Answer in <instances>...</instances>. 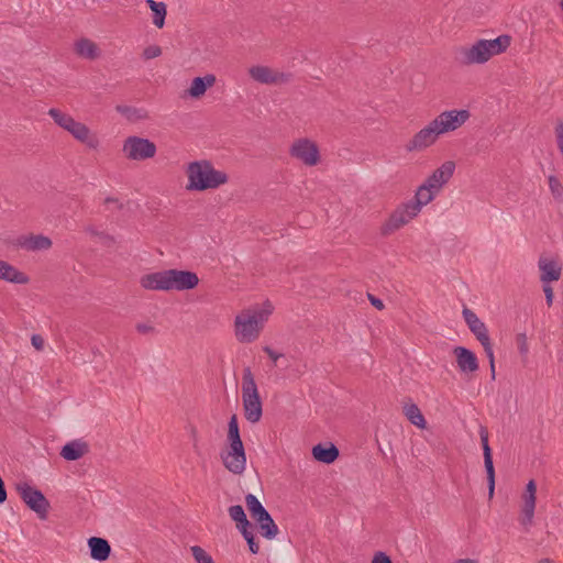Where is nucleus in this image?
Listing matches in <instances>:
<instances>
[{
    "label": "nucleus",
    "mask_w": 563,
    "mask_h": 563,
    "mask_svg": "<svg viewBox=\"0 0 563 563\" xmlns=\"http://www.w3.org/2000/svg\"><path fill=\"white\" fill-rule=\"evenodd\" d=\"M191 554L197 563H213L212 556L206 552L199 545H192L190 548Z\"/></svg>",
    "instance_id": "obj_34"
},
{
    "label": "nucleus",
    "mask_w": 563,
    "mask_h": 563,
    "mask_svg": "<svg viewBox=\"0 0 563 563\" xmlns=\"http://www.w3.org/2000/svg\"><path fill=\"white\" fill-rule=\"evenodd\" d=\"M541 272L540 280L542 283H551L558 280L561 276V266L553 260L541 257L538 263Z\"/></svg>",
    "instance_id": "obj_21"
},
{
    "label": "nucleus",
    "mask_w": 563,
    "mask_h": 563,
    "mask_svg": "<svg viewBox=\"0 0 563 563\" xmlns=\"http://www.w3.org/2000/svg\"><path fill=\"white\" fill-rule=\"evenodd\" d=\"M453 563H479V562L474 559H459V560L454 561Z\"/></svg>",
    "instance_id": "obj_52"
},
{
    "label": "nucleus",
    "mask_w": 563,
    "mask_h": 563,
    "mask_svg": "<svg viewBox=\"0 0 563 563\" xmlns=\"http://www.w3.org/2000/svg\"><path fill=\"white\" fill-rule=\"evenodd\" d=\"M242 401L245 419L251 423L258 422L263 415V406L257 385L250 367L243 369Z\"/></svg>",
    "instance_id": "obj_5"
},
{
    "label": "nucleus",
    "mask_w": 563,
    "mask_h": 563,
    "mask_svg": "<svg viewBox=\"0 0 563 563\" xmlns=\"http://www.w3.org/2000/svg\"><path fill=\"white\" fill-rule=\"evenodd\" d=\"M75 53L82 58L95 60L100 56L98 45L89 38L82 37L75 43Z\"/></svg>",
    "instance_id": "obj_27"
},
{
    "label": "nucleus",
    "mask_w": 563,
    "mask_h": 563,
    "mask_svg": "<svg viewBox=\"0 0 563 563\" xmlns=\"http://www.w3.org/2000/svg\"><path fill=\"white\" fill-rule=\"evenodd\" d=\"M511 44V36L499 35L494 40H478L471 47H463L460 52L461 63L465 65L484 64L493 56L504 53Z\"/></svg>",
    "instance_id": "obj_3"
},
{
    "label": "nucleus",
    "mask_w": 563,
    "mask_h": 563,
    "mask_svg": "<svg viewBox=\"0 0 563 563\" xmlns=\"http://www.w3.org/2000/svg\"><path fill=\"white\" fill-rule=\"evenodd\" d=\"M560 7H561V9L563 11V0L560 1Z\"/></svg>",
    "instance_id": "obj_55"
},
{
    "label": "nucleus",
    "mask_w": 563,
    "mask_h": 563,
    "mask_svg": "<svg viewBox=\"0 0 563 563\" xmlns=\"http://www.w3.org/2000/svg\"><path fill=\"white\" fill-rule=\"evenodd\" d=\"M543 292L545 295V301L548 307H551L553 303L554 292L553 288L549 285V283H543Z\"/></svg>",
    "instance_id": "obj_41"
},
{
    "label": "nucleus",
    "mask_w": 563,
    "mask_h": 563,
    "mask_svg": "<svg viewBox=\"0 0 563 563\" xmlns=\"http://www.w3.org/2000/svg\"><path fill=\"white\" fill-rule=\"evenodd\" d=\"M539 563H555V562L552 559L545 558V559H541L539 561Z\"/></svg>",
    "instance_id": "obj_54"
},
{
    "label": "nucleus",
    "mask_w": 563,
    "mask_h": 563,
    "mask_svg": "<svg viewBox=\"0 0 563 563\" xmlns=\"http://www.w3.org/2000/svg\"><path fill=\"white\" fill-rule=\"evenodd\" d=\"M68 132L76 140L85 143L89 148H97L99 145V140L92 135L89 128L81 122L76 121Z\"/></svg>",
    "instance_id": "obj_22"
},
{
    "label": "nucleus",
    "mask_w": 563,
    "mask_h": 563,
    "mask_svg": "<svg viewBox=\"0 0 563 563\" xmlns=\"http://www.w3.org/2000/svg\"><path fill=\"white\" fill-rule=\"evenodd\" d=\"M216 80L217 78L212 74H208L203 77H196L192 79L187 92L191 98L198 99L206 93L208 88L216 84Z\"/></svg>",
    "instance_id": "obj_24"
},
{
    "label": "nucleus",
    "mask_w": 563,
    "mask_h": 563,
    "mask_svg": "<svg viewBox=\"0 0 563 563\" xmlns=\"http://www.w3.org/2000/svg\"><path fill=\"white\" fill-rule=\"evenodd\" d=\"M484 351H485V354L489 361V365H493L495 364V356H494V350H493V344L490 342V339L486 340V341H483L481 342Z\"/></svg>",
    "instance_id": "obj_39"
},
{
    "label": "nucleus",
    "mask_w": 563,
    "mask_h": 563,
    "mask_svg": "<svg viewBox=\"0 0 563 563\" xmlns=\"http://www.w3.org/2000/svg\"><path fill=\"white\" fill-rule=\"evenodd\" d=\"M245 504L251 517L257 522L261 534L268 540L274 539L278 533V527L257 497L253 494H247L245 496Z\"/></svg>",
    "instance_id": "obj_7"
},
{
    "label": "nucleus",
    "mask_w": 563,
    "mask_h": 563,
    "mask_svg": "<svg viewBox=\"0 0 563 563\" xmlns=\"http://www.w3.org/2000/svg\"><path fill=\"white\" fill-rule=\"evenodd\" d=\"M558 147L560 148L563 155V123L560 122L555 128Z\"/></svg>",
    "instance_id": "obj_43"
},
{
    "label": "nucleus",
    "mask_w": 563,
    "mask_h": 563,
    "mask_svg": "<svg viewBox=\"0 0 563 563\" xmlns=\"http://www.w3.org/2000/svg\"><path fill=\"white\" fill-rule=\"evenodd\" d=\"M549 187L554 199L563 201V186L556 176H549Z\"/></svg>",
    "instance_id": "obj_33"
},
{
    "label": "nucleus",
    "mask_w": 563,
    "mask_h": 563,
    "mask_svg": "<svg viewBox=\"0 0 563 563\" xmlns=\"http://www.w3.org/2000/svg\"><path fill=\"white\" fill-rule=\"evenodd\" d=\"M289 154L301 161L307 166H314L320 161V153L317 144L308 139L295 141L289 150Z\"/></svg>",
    "instance_id": "obj_12"
},
{
    "label": "nucleus",
    "mask_w": 563,
    "mask_h": 563,
    "mask_svg": "<svg viewBox=\"0 0 563 563\" xmlns=\"http://www.w3.org/2000/svg\"><path fill=\"white\" fill-rule=\"evenodd\" d=\"M236 528L239 529V531L241 532V534H244L246 532H250L252 529V525L251 522L247 520L246 517H244L243 519H241V521H236Z\"/></svg>",
    "instance_id": "obj_42"
},
{
    "label": "nucleus",
    "mask_w": 563,
    "mask_h": 563,
    "mask_svg": "<svg viewBox=\"0 0 563 563\" xmlns=\"http://www.w3.org/2000/svg\"><path fill=\"white\" fill-rule=\"evenodd\" d=\"M15 490L24 504L34 511L40 519L45 520L47 518L51 504L40 489L31 486L26 482H20L15 485Z\"/></svg>",
    "instance_id": "obj_8"
},
{
    "label": "nucleus",
    "mask_w": 563,
    "mask_h": 563,
    "mask_svg": "<svg viewBox=\"0 0 563 563\" xmlns=\"http://www.w3.org/2000/svg\"><path fill=\"white\" fill-rule=\"evenodd\" d=\"M115 110L125 115L128 119H132L135 113L137 112V110L133 107H129V106H117L115 107Z\"/></svg>",
    "instance_id": "obj_40"
},
{
    "label": "nucleus",
    "mask_w": 563,
    "mask_h": 563,
    "mask_svg": "<svg viewBox=\"0 0 563 563\" xmlns=\"http://www.w3.org/2000/svg\"><path fill=\"white\" fill-rule=\"evenodd\" d=\"M516 342H517V346H518V350H519L520 354L522 356H526L528 354V351H529V349H528V339H527L526 333L517 334Z\"/></svg>",
    "instance_id": "obj_38"
},
{
    "label": "nucleus",
    "mask_w": 563,
    "mask_h": 563,
    "mask_svg": "<svg viewBox=\"0 0 563 563\" xmlns=\"http://www.w3.org/2000/svg\"><path fill=\"white\" fill-rule=\"evenodd\" d=\"M104 205L110 206L113 205L114 209L122 210L124 205L121 202L118 198L114 197H107L104 199Z\"/></svg>",
    "instance_id": "obj_48"
},
{
    "label": "nucleus",
    "mask_w": 563,
    "mask_h": 563,
    "mask_svg": "<svg viewBox=\"0 0 563 563\" xmlns=\"http://www.w3.org/2000/svg\"><path fill=\"white\" fill-rule=\"evenodd\" d=\"M537 501V483L534 479H530L526 486V490L522 495V506L519 517V522L528 531L533 525L534 510Z\"/></svg>",
    "instance_id": "obj_13"
},
{
    "label": "nucleus",
    "mask_w": 563,
    "mask_h": 563,
    "mask_svg": "<svg viewBox=\"0 0 563 563\" xmlns=\"http://www.w3.org/2000/svg\"><path fill=\"white\" fill-rule=\"evenodd\" d=\"M470 115V111L465 109L444 111L432 120L433 126L437 128L440 134L454 131L463 125Z\"/></svg>",
    "instance_id": "obj_11"
},
{
    "label": "nucleus",
    "mask_w": 563,
    "mask_h": 563,
    "mask_svg": "<svg viewBox=\"0 0 563 563\" xmlns=\"http://www.w3.org/2000/svg\"><path fill=\"white\" fill-rule=\"evenodd\" d=\"M228 511L231 519L235 522L241 521V519L246 517L245 511L241 505L230 506Z\"/></svg>",
    "instance_id": "obj_35"
},
{
    "label": "nucleus",
    "mask_w": 563,
    "mask_h": 563,
    "mask_svg": "<svg viewBox=\"0 0 563 563\" xmlns=\"http://www.w3.org/2000/svg\"><path fill=\"white\" fill-rule=\"evenodd\" d=\"M88 545L90 549V555L96 561H106L111 553V547L103 538L91 537L88 540Z\"/></svg>",
    "instance_id": "obj_25"
},
{
    "label": "nucleus",
    "mask_w": 563,
    "mask_h": 563,
    "mask_svg": "<svg viewBox=\"0 0 563 563\" xmlns=\"http://www.w3.org/2000/svg\"><path fill=\"white\" fill-rule=\"evenodd\" d=\"M263 351L268 355V357L276 364V362L283 357L282 353L275 352L271 346L266 345L263 347Z\"/></svg>",
    "instance_id": "obj_46"
},
{
    "label": "nucleus",
    "mask_w": 563,
    "mask_h": 563,
    "mask_svg": "<svg viewBox=\"0 0 563 563\" xmlns=\"http://www.w3.org/2000/svg\"><path fill=\"white\" fill-rule=\"evenodd\" d=\"M492 379H495V364L489 365Z\"/></svg>",
    "instance_id": "obj_53"
},
{
    "label": "nucleus",
    "mask_w": 563,
    "mask_h": 563,
    "mask_svg": "<svg viewBox=\"0 0 563 563\" xmlns=\"http://www.w3.org/2000/svg\"><path fill=\"white\" fill-rule=\"evenodd\" d=\"M136 329L140 333H147L154 330L153 327L143 323L137 324Z\"/></svg>",
    "instance_id": "obj_50"
},
{
    "label": "nucleus",
    "mask_w": 563,
    "mask_h": 563,
    "mask_svg": "<svg viewBox=\"0 0 563 563\" xmlns=\"http://www.w3.org/2000/svg\"><path fill=\"white\" fill-rule=\"evenodd\" d=\"M368 300L371 301V303L377 308L378 310H382L384 309V302L383 300H380L379 298H376L375 296H373L372 294H368Z\"/></svg>",
    "instance_id": "obj_49"
},
{
    "label": "nucleus",
    "mask_w": 563,
    "mask_h": 563,
    "mask_svg": "<svg viewBox=\"0 0 563 563\" xmlns=\"http://www.w3.org/2000/svg\"><path fill=\"white\" fill-rule=\"evenodd\" d=\"M89 452V445L81 440H73L66 443L60 451V456L66 461H77Z\"/></svg>",
    "instance_id": "obj_20"
},
{
    "label": "nucleus",
    "mask_w": 563,
    "mask_h": 563,
    "mask_svg": "<svg viewBox=\"0 0 563 563\" xmlns=\"http://www.w3.org/2000/svg\"><path fill=\"white\" fill-rule=\"evenodd\" d=\"M453 354L456 357V364L462 373H474L478 369V361L475 353L464 346H455Z\"/></svg>",
    "instance_id": "obj_18"
},
{
    "label": "nucleus",
    "mask_w": 563,
    "mask_h": 563,
    "mask_svg": "<svg viewBox=\"0 0 563 563\" xmlns=\"http://www.w3.org/2000/svg\"><path fill=\"white\" fill-rule=\"evenodd\" d=\"M186 174L188 177L187 190L205 191L214 189L229 180L224 172L214 169L211 162L207 159L189 163Z\"/></svg>",
    "instance_id": "obj_2"
},
{
    "label": "nucleus",
    "mask_w": 563,
    "mask_h": 563,
    "mask_svg": "<svg viewBox=\"0 0 563 563\" xmlns=\"http://www.w3.org/2000/svg\"><path fill=\"white\" fill-rule=\"evenodd\" d=\"M141 286L150 290H190L198 286L199 278L196 273L176 268L151 273L142 276Z\"/></svg>",
    "instance_id": "obj_1"
},
{
    "label": "nucleus",
    "mask_w": 563,
    "mask_h": 563,
    "mask_svg": "<svg viewBox=\"0 0 563 563\" xmlns=\"http://www.w3.org/2000/svg\"><path fill=\"white\" fill-rule=\"evenodd\" d=\"M86 231L88 233H90L92 236H97L100 239V233H103L102 231H97L96 229H93L92 227H89L86 229Z\"/></svg>",
    "instance_id": "obj_51"
},
{
    "label": "nucleus",
    "mask_w": 563,
    "mask_h": 563,
    "mask_svg": "<svg viewBox=\"0 0 563 563\" xmlns=\"http://www.w3.org/2000/svg\"><path fill=\"white\" fill-rule=\"evenodd\" d=\"M0 279L14 284H27L29 277L5 261L0 260Z\"/></svg>",
    "instance_id": "obj_26"
},
{
    "label": "nucleus",
    "mask_w": 563,
    "mask_h": 563,
    "mask_svg": "<svg viewBox=\"0 0 563 563\" xmlns=\"http://www.w3.org/2000/svg\"><path fill=\"white\" fill-rule=\"evenodd\" d=\"M31 343L37 351H42L44 349V339L41 334H33Z\"/></svg>",
    "instance_id": "obj_45"
},
{
    "label": "nucleus",
    "mask_w": 563,
    "mask_h": 563,
    "mask_svg": "<svg viewBox=\"0 0 563 563\" xmlns=\"http://www.w3.org/2000/svg\"><path fill=\"white\" fill-rule=\"evenodd\" d=\"M21 246L27 251L48 250L52 246V241L49 238L42 234L30 235L24 239Z\"/></svg>",
    "instance_id": "obj_28"
},
{
    "label": "nucleus",
    "mask_w": 563,
    "mask_h": 563,
    "mask_svg": "<svg viewBox=\"0 0 563 563\" xmlns=\"http://www.w3.org/2000/svg\"><path fill=\"white\" fill-rule=\"evenodd\" d=\"M435 194L437 192L432 188L428 187L423 183L421 186L418 187L415 197L409 201L417 206L419 208V211H421V208L423 206L428 205L434 199Z\"/></svg>",
    "instance_id": "obj_29"
},
{
    "label": "nucleus",
    "mask_w": 563,
    "mask_h": 563,
    "mask_svg": "<svg viewBox=\"0 0 563 563\" xmlns=\"http://www.w3.org/2000/svg\"><path fill=\"white\" fill-rule=\"evenodd\" d=\"M462 314L471 332L475 335L479 343L490 339L488 335L487 327L483 321L478 319L473 310L464 307Z\"/></svg>",
    "instance_id": "obj_19"
},
{
    "label": "nucleus",
    "mask_w": 563,
    "mask_h": 563,
    "mask_svg": "<svg viewBox=\"0 0 563 563\" xmlns=\"http://www.w3.org/2000/svg\"><path fill=\"white\" fill-rule=\"evenodd\" d=\"M419 208L410 201L399 205L391 212L389 218L382 224L380 234L383 236L390 235L395 231L409 223L419 214Z\"/></svg>",
    "instance_id": "obj_9"
},
{
    "label": "nucleus",
    "mask_w": 563,
    "mask_h": 563,
    "mask_svg": "<svg viewBox=\"0 0 563 563\" xmlns=\"http://www.w3.org/2000/svg\"><path fill=\"white\" fill-rule=\"evenodd\" d=\"M439 135L440 133H438L437 128L433 126V121H431L426 128L417 132L413 137L406 144V151H422L432 145Z\"/></svg>",
    "instance_id": "obj_16"
},
{
    "label": "nucleus",
    "mask_w": 563,
    "mask_h": 563,
    "mask_svg": "<svg viewBox=\"0 0 563 563\" xmlns=\"http://www.w3.org/2000/svg\"><path fill=\"white\" fill-rule=\"evenodd\" d=\"M404 413L407 417V419L415 424L416 427L420 429L426 428V419L419 409V407L416 404H408L404 407Z\"/></svg>",
    "instance_id": "obj_31"
},
{
    "label": "nucleus",
    "mask_w": 563,
    "mask_h": 563,
    "mask_svg": "<svg viewBox=\"0 0 563 563\" xmlns=\"http://www.w3.org/2000/svg\"><path fill=\"white\" fill-rule=\"evenodd\" d=\"M100 240H101V243L107 246V247H111L112 245L115 244V238L113 235H110L106 232L103 233H100Z\"/></svg>",
    "instance_id": "obj_44"
},
{
    "label": "nucleus",
    "mask_w": 563,
    "mask_h": 563,
    "mask_svg": "<svg viewBox=\"0 0 563 563\" xmlns=\"http://www.w3.org/2000/svg\"><path fill=\"white\" fill-rule=\"evenodd\" d=\"M455 170V163L453 161L444 162L437 168L424 181V184L439 192L441 188L451 179Z\"/></svg>",
    "instance_id": "obj_17"
},
{
    "label": "nucleus",
    "mask_w": 563,
    "mask_h": 563,
    "mask_svg": "<svg viewBox=\"0 0 563 563\" xmlns=\"http://www.w3.org/2000/svg\"><path fill=\"white\" fill-rule=\"evenodd\" d=\"M48 114L51 115V118L54 120V122L56 124H58L60 128L65 129L66 131H69V129L76 122V120L73 117H70L69 114H66L55 108L49 109Z\"/></svg>",
    "instance_id": "obj_32"
},
{
    "label": "nucleus",
    "mask_w": 563,
    "mask_h": 563,
    "mask_svg": "<svg viewBox=\"0 0 563 563\" xmlns=\"http://www.w3.org/2000/svg\"><path fill=\"white\" fill-rule=\"evenodd\" d=\"M479 438L484 454V466L487 475L488 498L492 499L495 493V467L493 462V452L488 443V431L486 427L481 426Z\"/></svg>",
    "instance_id": "obj_14"
},
{
    "label": "nucleus",
    "mask_w": 563,
    "mask_h": 563,
    "mask_svg": "<svg viewBox=\"0 0 563 563\" xmlns=\"http://www.w3.org/2000/svg\"><path fill=\"white\" fill-rule=\"evenodd\" d=\"M312 456L318 462L331 464L339 457V449L333 443H319L312 448Z\"/></svg>",
    "instance_id": "obj_23"
},
{
    "label": "nucleus",
    "mask_w": 563,
    "mask_h": 563,
    "mask_svg": "<svg viewBox=\"0 0 563 563\" xmlns=\"http://www.w3.org/2000/svg\"><path fill=\"white\" fill-rule=\"evenodd\" d=\"M162 55V48L158 45H150L144 48L143 51V58L144 59H152L156 58Z\"/></svg>",
    "instance_id": "obj_37"
},
{
    "label": "nucleus",
    "mask_w": 563,
    "mask_h": 563,
    "mask_svg": "<svg viewBox=\"0 0 563 563\" xmlns=\"http://www.w3.org/2000/svg\"><path fill=\"white\" fill-rule=\"evenodd\" d=\"M250 77L264 85H277L285 84L289 81L290 75L276 71L267 66H252L249 69Z\"/></svg>",
    "instance_id": "obj_15"
},
{
    "label": "nucleus",
    "mask_w": 563,
    "mask_h": 563,
    "mask_svg": "<svg viewBox=\"0 0 563 563\" xmlns=\"http://www.w3.org/2000/svg\"><path fill=\"white\" fill-rule=\"evenodd\" d=\"M146 4L153 12V23L156 27L162 29L165 24L167 14L166 4L155 0H146Z\"/></svg>",
    "instance_id": "obj_30"
},
{
    "label": "nucleus",
    "mask_w": 563,
    "mask_h": 563,
    "mask_svg": "<svg viewBox=\"0 0 563 563\" xmlns=\"http://www.w3.org/2000/svg\"><path fill=\"white\" fill-rule=\"evenodd\" d=\"M228 449L221 453L223 465L229 472L241 475L245 470L246 455L236 415H232L228 423Z\"/></svg>",
    "instance_id": "obj_4"
},
{
    "label": "nucleus",
    "mask_w": 563,
    "mask_h": 563,
    "mask_svg": "<svg viewBox=\"0 0 563 563\" xmlns=\"http://www.w3.org/2000/svg\"><path fill=\"white\" fill-rule=\"evenodd\" d=\"M242 536L245 539L251 553L257 554L258 551H260V545H258V543L255 540V536L253 533V530H251L250 532H246V533H244Z\"/></svg>",
    "instance_id": "obj_36"
},
{
    "label": "nucleus",
    "mask_w": 563,
    "mask_h": 563,
    "mask_svg": "<svg viewBox=\"0 0 563 563\" xmlns=\"http://www.w3.org/2000/svg\"><path fill=\"white\" fill-rule=\"evenodd\" d=\"M372 563H393L390 558L384 552L375 553Z\"/></svg>",
    "instance_id": "obj_47"
},
{
    "label": "nucleus",
    "mask_w": 563,
    "mask_h": 563,
    "mask_svg": "<svg viewBox=\"0 0 563 563\" xmlns=\"http://www.w3.org/2000/svg\"><path fill=\"white\" fill-rule=\"evenodd\" d=\"M122 152L129 159L145 161L155 156L156 145L148 139L133 135L125 139Z\"/></svg>",
    "instance_id": "obj_10"
},
{
    "label": "nucleus",
    "mask_w": 563,
    "mask_h": 563,
    "mask_svg": "<svg viewBox=\"0 0 563 563\" xmlns=\"http://www.w3.org/2000/svg\"><path fill=\"white\" fill-rule=\"evenodd\" d=\"M271 310H246L235 318V335L240 342L255 341L267 320Z\"/></svg>",
    "instance_id": "obj_6"
}]
</instances>
